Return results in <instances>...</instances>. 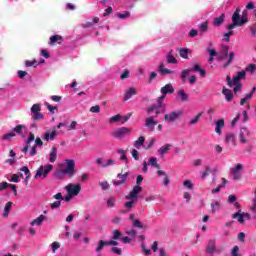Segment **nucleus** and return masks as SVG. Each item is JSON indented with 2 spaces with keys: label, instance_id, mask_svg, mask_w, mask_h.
Listing matches in <instances>:
<instances>
[{
  "label": "nucleus",
  "instance_id": "obj_1",
  "mask_svg": "<svg viewBox=\"0 0 256 256\" xmlns=\"http://www.w3.org/2000/svg\"><path fill=\"white\" fill-rule=\"evenodd\" d=\"M66 167L62 170H57L55 175L58 179H61L64 175H68L69 177H75V160L67 159L65 160Z\"/></svg>",
  "mask_w": 256,
  "mask_h": 256
},
{
  "label": "nucleus",
  "instance_id": "obj_2",
  "mask_svg": "<svg viewBox=\"0 0 256 256\" xmlns=\"http://www.w3.org/2000/svg\"><path fill=\"white\" fill-rule=\"evenodd\" d=\"M53 171V165H41L37 170L36 174L34 175V179H47V175Z\"/></svg>",
  "mask_w": 256,
  "mask_h": 256
},
{
  "label": "nucleus",
  "instance_id": "obj_3",
  "mask_svg": "<svg viewBox=\"0 0 256 256\" xmlns=\"http://www.w3.org/2000/svg\"><path fill=\"white\" fill-rule=\"evenodd\" d=\"M131 131H133V129L128 128V127H120L118 129H116L115 131H113L111 133V135L115 139H123V137H126V135H129V133H131Z\"/></svg>",
  "mask_w": 256,
  "mask_h": 256
},
{
  "label": "nucleus",
  "instance_id": "obj_4",
  "mask_svg": "<svg viewBox=\"0 0 256 256\" xmlns=\"http://www.w3.org/2000/svg\"><path fill=\"white\" fill-rule=\"evenodd\" d=\"M234 19H236L237 23V26L238 27H243V25L249 23V19H245V18H242L241 17V8H237L233 15H232V21H234Z\"/></svg>",
  "mask_w": 256,
  "mask_h": 256
},
{
  "label": "nucleus",
  "instance_id": "obj_5",
  "mask_svg": "<svg viewBox=\"0 0 256 256\" xmlns=\"http://www.w3.org/2000/svg\"><path fill=\"white\" fill-rule=\"evenodd\" d=\"M65 190L73 197H77L81 193V184H68Z\"/></svg>",
  "mask_w": 256,
  "mask_h": 256
},
{
  "label": "nucleus",
  "instance_id": "obj_6",
  "mask_svg": "<svg viewBox=\"0 0 256 256\" xmlns=\"http://www.w3.org/2000/svg\"><path fill=\"white\" fill-rule=\"evenodd\" d=\"M127 177H129V172H125L124 174L122 173L117 174V178L120 180H114L113 185L115 187H119L120 185H125V183H127Z\"/></svg>",
  "mask_w": 256,
  "mask_h": 256
},
{
  "label": "nucleus",
  "instance_id": "obj_7",
  "mask_svg": "<svg viewBox=\"0 0 256 256\" xmlns=\"http://www.w3.org/2000/svg\"><path fill=\"white\" fill-rule=\"evenodd\" d=\"M239 171H243V164H237L236 167L230 170L235 181H239V179H241V173Z\"/></svg>",
  "mask_w": 256,
  "mask_h": 256
},
{
  "label": "nucleus",
  "instance_id": "obj_8",
  "mask_svg": "<svg viewBox=\"0 0 256 256\" xmlns=\"http://www.w3.org/2000/svg\"><path fill=\"white\" fill-rule=\"evenodd\" d=\"M181 117V112L173 111L170 114H165L164 121H167L168 123H173L174 121H177Z\"/></svg>",
  "mask_w": 256,
  "mask_h": 256
},
{
  "label": "nucleus",
  "instance_id": "obj_9",
  "mask_svg": "<svg viewBox=\"0 0 256 256\" xmlns=\"http://www.w3.org/2000/svg\"><path fill=\"white\" fill-rule=\"evenodd\" d=\"M143 191V187L141 186H134L132 191L129 193V195L126 196V199L134 200L137 199V195Z\"/></svg>",
  "mask_w": 256,
  "mask_h": 256
},
{
  "label": "nucleus",
  "instance_id": "obj_10",
  "mask_svg": "<svg viewBox=\"0 0 256 256\" xmlns=\"http://www.w3.org/2000/svg\"><path fill=\"white\" fill-rule=\"evenodd\" d=\"M157 125V121L153 118V116H150L145 121V127L148 129V131L153 132L155 131V126Z\"/></svg>",
  "mask_w": 256,
  "mask_h": 256
},
{
  "label": "nucleus",
  "instance_id": "obj_11",
  "mask_svg": "<svg viewBox=\"0 0 256 256\" xmlns=\"http://www.w3.org/2000/svg\"><path fill=\"white\" fill-rule=\"evenodd\" d=\"M215 251H217V246H215V240H209L205 249V253H207V255H213Z\"/></svg>",
  "mask_w": 256,
  "mask_h": 256
},
{
  "label": "nucleus",
  "instance_id": "obj_12",
  "mask_svg": "<svg viewBox=\"0 0 256 256\" xmlns=\"http://www.w3.org/2000/svg\"><path fill=\"white\" fill-rule=\"evenodd\" d=\"M32 141H35V134L33 132L29 133V136L26 140V146L22 149V153H28L29 151V145H31Z\"/></svg>",
  "mask_w": 256,
  "mask_h": 256
},
{
  "label": "nucleus",
  "instance_id": "obj_13",
  "mask_svg": "<svg viewBox=\"0 0 256 256\" xmlns=\"http://www.w3.org/2000/svg\"><path fill=\"white\" fill-rule=\"evenodd\" d=\"M160 93H162V95H168L171 93H175V88H173V84L168 83L164 87L161 88Z\"/></svg>",
  "mask_w": 256,
  "mask_h": 256
},
{
  "label": "nucleus",
  "instance_id": "obj_14",
  "mask_svg": "<svg viewBox=\"0 0 256 256\" xmlns=\"http://www.w3.org/2000/svg\"><path fill=\"white\" fill-rule=\"evenodd\" d=\"M63 43V36L53 35L50 37L49 45H61Z\"/></svg>",
  "mask_w": 256,
  "mask_h": 256
},
{
  "label": "nucleus",
  "instance_id": "obj_15",
  "mask_svg": "<svg viewBox=\"0 0 256 256\" xmlns=\"http://www.w3.org/2000/svg\"><path fill=\"white\" fill-rule=\"evenodd\" d=\"M133 95H137V89H135V87H131L128 90H126L123 101H129V99H131Z\"/></svg>",
  "mask_w": 256,
  "mask_h": 256
},
{
  "label": "nucleus",
  "instance_id": "obj_16",
  "mask_svg": "<svg viewBox=\"0 0 256 256\" xmlns=\"http://www.w3.org/2000/svg\"><path fill=\"white\" fill-rule=\"evenodd\" d=\"M173 147V144H165L162 147L158 149V155H167L169 151H171V148Z\"/></svg>",
  "mask_w": 256,
  "mask_h": 256
},
{
  "label": "nucleus",
  "instance_id": "obj_17",
  "mask_svg": "<svg viewBox=\"0 0 256 256\" xmlns=\"http://www.w3.org/2000/svg\"><path fill=\"white\" fill-rule=\"evenodd\" d=\"M226 81H227L228 86L233 87V85H239L240 84L239 81H241V80H240V78H238V76H234L231 80V76L228 75L226 77Z\"/></svg>",
  "mask_w": 256,
  "mask_h": 256
},
{
  "label": "nucleus",
  "instance_id": "obj_18",
  "mask_svg": "<svg viewBox=\"0 0 256 256\" xmlns=\"http://www.w3.org/2000/svg\"><path fill=\"white\" fill-rule=\"evenodd\" d=\"M153 111H155V115H152V117L153 119H155V117H158L160 115L161 111L155 104L147 108L148 115H151Z\"/></svg>",
  "mask_w": 256,
  "mask_h": 256
},
{
  "label": "nucleus",
  "instance_id": "obj_19",
  "mask_svg": "<svg viewBox=\"0 0 256 256\" xmlns=\"http://www.w3.org/2000/svg\"><path fill=\"white\" fill-rule=\"evenodd\" d=\"M194 73H200L201 77H207V71L205 69H201V66H199L197 63L194 64L193 69H190Z\"/></svg>",
  "mask_w": 256,
  "mask_h": 256
},
{
  "label": "nucleus",
  "instance_id": "obj_20",
  "mask_svg": "<svg viewBox=\"0 0 256 256\" xmlns=\"http://www.w3.org/2000/svg\"><path fill=\"white\" fill-rule=\"evenodd\" d=\"M223 23H225V14H222L219 17L214 18V21H213L214 27H221Z\"/></svg>",
  "mask_w": 256,
  "mask_h": 256
},
{
  "label": "nucleus",
  "instance_id": "obj_21",
  "mask_svg": "<svg viewBox=\"0 0 256 256\" xmlns=\"http://www.w3.org/2000/svg\"><path fill=\"white\" fill-rule=\"evenodd\" d=\"M50 163H55L57 161V147H52L49 153Z\"/></svg>",
  "mask_w": 256,
  "mask_h": 256
},
{
  "label": "nucleus",
  "instance_id": "obj_22",
  "mask_svg": "<svg viewBox=\"0 0 256 256\" xmlns=\"http://www.w3.org/2000/svg\"><path fill=\"white\" fill-rule=\"evenodd\" d=\"M55 137H57V130L52 131L51 133L46 132L44 134V141H54Z\"/></svg>",
  "mask_w": 256,
  "mask_h": 256
},
{
  "label": "nucleus",
  "instance_id": "obj_23",
  "mask_svg": "<svg viewBox=\"0 0 256 256\" xmlns=\"http://www.w3.org/2000/svg\"><path fill=\"white\" fill-rule=\"evenodd\" d=\"M222 93L225 96L226 101H229V102L233 101V91H231L227 88H224L222 90Z\"/></svg>",
  "mask_w": 256,
  "mask_h": 256
},
{
  "label": "nucleus",
  "instance_id": "obj_24",
  "mask_svg": "<svg viewBox=\"0 0 256 256\" xmlns=\"http://www.w3.org/2000/svg\"><path fill=\"white\" fill-rule=\"evenodd\" d=\"M199 31L200 35H203V33H207L209 31V22L204 21L199 25Z\"/></svg>",
  "mask_w": 256,
  "mask_h": 256
},
{
  "label": "nucleus",
  "instance_id": "obj_25",
  "mask_svg": "<svg viewBox=\"0 0 256 256\" xmlns=\"http://www.w3.org/2000/svg\"><path fill=\"white\" fill-rule=\"evenodd\" d=\"M225 127V120L220 119L216 122V128H215V132L218 133V135H221L222 131L221 128Z\"/></svg>",
  "mask_w": 256,
  "mask_h": 256
},
{
  "label": "nucleus",
  "instance_id": "obj_26",
  "mask_svg": "<svg viewBox=\"0 0 256 256\" xmlns=\"http://www.w3.org/2000/svg\"><path fill=\"white\" fill-rule=\"evenodd\" d=\"M232 219H237L238 223H245V218H244L243 214H241V210H239L238 212L234 213L232 215Z\"/></svg>",
  "mask_w": 256,
  "mask_h": 256
},
{
  "label": "nucleus",
  "instance_id": "obj_27",
  "mask_svg": "<svg viewBox=\"0 0 256 256\" xmlns=\"http://www.w3.org/2000/svg\"><path fill=\"white\" fill-rule=\"evenodd\" d=\"M190 52H191V50H189L187 48H181L179 50V55H180V57H182V59H189Z\"/></svg>",
  "mask_w": 256,
  "mask_h": 256
},
{
  "label": "nucleus",
  "instance_id": "obj_28",
  "mask_svg": "<svg viewBox=\"0 0 256 256\" xmlns=\"http://www.w3.org/2000/svg\"><path fill=\"white\" fill-rule=\"evenodd\" d=\"M178 97H180V100L183 102L189 101V95H187V93H185L184 89H180L178 91Z\"/></svg>",
  "mask_w": 256,
  "mask_h": 256
},
{
  "label": "nucleus",
  "instance_id": "obj_29",
  "mask_svg": "<svg viewBox=\"0 0 256 256\" xmlns=\"http://www.w3.org/2000/svg\"><path fill=\"white\" fill-rule=\"evenodd\" d=\"M233 59H235V52H230L228 61L222 65L223 69H227L233 63Z\"/></svg>",
  "mask_w": 256,
  "mask_h": 256
},
{
  "label": "nucleus",
  "instance_id": "obj_30",
  "mask_svg": "<svg viewBox=\"0 0 256 256\" xmlns=\"http://www.w3.org/2000/svg\"><path fill=\"white\" fill-rule=\"evenodd\" d=\"M13 206V202H7L4 208L3 217H9V213H11V207Z\"/></svg>",
  "mask_w": 256,
  "mask_h": 256
},
{
  "label": "nucleus",
  "instance_id": "obj_31",
  "mask_svg": "<svg viewBox=\"0 0 256 256\" xmlns=\"http://www.w3.org/2000/svg\"><path fill=\"white\" fill-rule=\"evenodd\" d=\"M43 221H45V216L43 214H41L38 218L34 219L30 225H41V223H43Z\"/></svg>",
  "mask_w": 256,
  "mask_h": 256
},
{
  "label": "nucleus",
  "instance_id": "obj_32",
  "mask_svg": "<svg viewBox=\"0 0 256 256\" xmlns=\"http://www.w3.org/2000/svg\"><path fill=\"white\" fill-rule=\"evenodd\" d=\"M160 73H162V75H171V73H173V71L165 68V66L163 64H160L158 67Z\"/></svg>",
  "mask_w": 256,
  "mask_h": 256
},
{
  "label": "nucleus",
  "instance_id": "obj_33",
  "mask_svg": "<svg viewBox=\"0 0 256 256\" xmlns=\"http://www.w3.org/2000/svg\"><path fill=\"white\" fill-rule=\"evenodd\" d=\"M167 63L170 64H175L177 63V59L175 58V56H173V50H171L168 55H167Z\"/></svg>",
  "mask_w": 256,
  "mask_h": 256
},
{
  "label": "nucleus",
  "instance_id": "obj_34",
  "mask_svg": "<svg viewBox=\"0 0 256 256\" xmlns=\"http://www.w3.org/2000/svg\"><path fill=\"white\" fill-rule=\"evenodd\" d=\"M145 143V137L140 136L134 143V147H136V149H139V147H142V145Z\"/></svg>",
  "mask_w": 256,
  "mask_h": 256
},
{
  "label": "nucleus",
  "instance_id": "obj_35",
  "mask_svg": "<svg viewBox=\"0 0 256 256\" xmlns=\"http://www.w3.org/2000/svg\"><path fill=\"white\" fill-rule=\"evenodd\" d=\"M245 133H247V128H242L239 134L240 143H247V139H245Z\"/></svg>",
  "mask_w": 256,
  "mask_h": 256
},
{
  "label": "nucleus",
  "instance_id": "obj_36",
  "mask_svg": "<svg viewBox=\"0 0 256 256\" xmlns=\"http://www.w3.org/2000/svg\"><path fill=\"white\" fill-rule=\"evenodd\" d=\"M238 25H241L239 22H237V18L234 17V21H232V24H229L227 26L228 31H233L235 27H239Z\"/></svg>",
  "mask_w": 256,
  "mask_h": 256
},
{
  "label": "nucleus",
  "instance_id": "obj_37",
  "mask_svg": "<svg viewBox=\"0 0 256 256\" xmlns=\"http://www.w3.org/2000/svg\"><path fill=\"white\" fill-rule=\"evenodd\" d=\"M44 117L45 116L41 112H34V114H32V119L34 121H41Z\"/></svg>",
  "mask_w": 256,
  "mask_h": 256
},
{
  "label": "nucleus",
  "instance_id": "obj_38",
  "mask_svg": "<svg viewBox=\"0 0 256 256\" xmlns=\"http://www.w3.org/2000/svg\"><path fill=\"white\" fill-rule=\"evenodd\" d=\"M148 165L155 167V169H159V164L157 163V159L155 157H151L148 161Z\"/></svg>",
  "mask_w": 256,
  "mask_h": 256
},
{
  "label": "nucleus",
  "instance_id": "obj_39",
  "mask_svg": "<svg viewBox=\"0 0 256 256\" xmlns=\"http://www.w3.org/2000/svg\"><path fill=\"white\" fill-rule=\"evenodd\" d=\"M201 115H203V112L198 113L192 120H190V125H197L199 119H201Z\"/></svg>",
  "mask_w": 256,
  "mask_h": 256
},
{
  "label": "nucleus",
  "instance_id": "obj_40",
  "mask_svg": "<svg viewBox=\"0 0 256 256\" xmlns=\"http://www.w3.org/2000/svg\"><path fill=\"white\" fill-rule=\"evenodd\" d=\"M121 119H123V116H121V114H117L110 118L109 123H117V122L121 121Z\"/></svg>",
  "mask_w": 256,
  "mask_h": 256
},
{
  "label": "nucleus",
  "instance_id": "obj_41",
  "mask_svg": "<svg viewBox=\"0 0 256 256\" xmlns=\"http://www.w3.org/2000/svg\"><path fill=\"white\" fill-rule=\"evenodd\" d=\"M37 65H39V62H37V60H26L25 61V66L26 67H37Z\"/></svg>",
  "mask_w": 256,
  "mask_h": 256
},
{
  "label": "nucleus",
  "instance_id": "obj_42",
  "mask_svg": "<svg viewBox=\"0 0 256 256\" xmlns=\"http://www.w3.org/2000/svg\"><path fill=\"white\" fill-rule=\"evenodd\" d=\"M211 174V166H206L205 171L202 173L201 179H207Z\"/></svg>",
  "mask_w": 256,
  "mask_h": 256
},
{
  "label": "nucleus",
  "instance_id": "obj_43",
  "mask_svg": "<svg viewBox=\"0 0 256 256\" xmlns=\"http://www.w3.org/2000/svg\"><path fill=\"white\" fill-rule=\"evenodd\" d=\"M41 111V104H33L31 107V113H39Z\"/></svg>",
  "mask_w": 256,
  "mask_h": 256
},
{
  "label": "nucleus",
  "instance_id": "obj_44",
  "mask_svg": "<svg viewBox=\"0 0 256 256\" xmlns=\"http://www.w3.org/2000/svg\"><path fill=\"white\" fill-rule=\"evenodd\" d=\"M128 17H131V12L125 11L123 14L117 13L118 19H127Z\"/></svg>",
  "mask_w": 256,
  "mask_h": 256
},
{
  "label": "nucleus",
  "instance_id": "obj_45",
  "mask_svg": "<svg viewBox=\"0 0 256 256\" xmlns=\"http://www.w3.org/2000/svg\"><path fill=\"white\" fill-rule=\"evenodd\" d=\"M220 207H221V204L218 201L212 203L211 204L212 213L219 211Z\"/></svg>",
  "mask_w": 256,
  "mask_h": 256
},
{
  "label": "nucleus",
  "instance_id": "obj_46",
  "mask_svg": "<svg viewBox=\"0 0 256 256\" xmlns=\"http://www.w3.org/2000/svg\"><path fill=\"white\" fill-rule=\"evenodd\" d=\"M15 132H11V133H8V134H4L2 139L4 141H11V139H13V137H15Z\"/></svg>",
  "mask_w": 256,
  "mask_h": 256
},
{
  "label": "nucleus",
  "instance_id": "obj_47",
  "mask_svg": "<svg viewBox=\"0 0 256 256\" xmlns=\"http://www.w3.org/2000/svg\"><path fill=\"white\" fill-rule=\"evenodd\" d=\"M59 207H61L60 200H56L55 202L50 204V209H52V211H54V209H59Z\"/></svg>",
  "mask_w": 256,
  "mask_h": 256
},
{
  "label": "nucleus",
  "instance_id": "obj_48",
  "mask_svg": "<svg viewBox=\"0 0 256 256\" xmlns=\"http://www.w3.org/2000/svg\"><path fill=\"white\" fill-rule=\"evenodd\" d=\"M246 71L248 73H251V75H253V73H255L256 71V65L255 64H249L247 67H246Z\"/></svg>",
  "mask_w": 256,
  "mask_h": 256
},
{
  "label": "nucleus",
  "instance_id": "obj_49",
  "mask_svg": "<svg viewBox=\"0 0 256 256\" xmlns=\"http://www.w3.org/2000/svg\"><path fill=\"white\" fill-rule=\"evenodd\" d=\"M235 141V134L228 133L226 135V143H233Z\"/></svg>",
  "mask_w": 256,
  "mask_h": 256
},
{
  "label": "nucleus",
  "instance_id": "obj_50",
  "mask_svg": "<svg viewBox=\"0 0 256 256\" xmlns=\"http://www.w3.org/2000/svg\"><path fill=\"white\" fill-rule=\"evenodd\" d=\"M45 107H47L48 111H50V113H55V110H57V106H53L51 104H49V102H45Z\"/></svg>",
  "mask_w": 256,
  "mask_h": 256
},
{
  "label": "nucleus",
  "instance_id": "obj_51",
  "mask_svg": "<svg viewBox=\"0 0 256 256\" xmlns=\"http://www.w3.org/2000/svg\"><path fill=\"white\" fill-rule=\"evenodd\" d=\"M133 205H135V200L125 202L124 207L128 209V211H131V209H133Z\"/></svg>",
  "mask_w": 256,
  "mask_h": 256
},
{
  "label": "nucleus",
  "instance_id": "obj_52",
  "mask_svg": "<svg viewBox=\"0 0 256 256\" xmlns=\"http://www.w3.org/2000/svg\"><path fill=\"white\" fill-rule=\"evenodd\" d=\"M21 171H23V173H25V175H27L25 182L27 183V179H29L30 175H31V171H29V167L24 166L21 168Z\"/></svg>",
  "mask_w": 256,
  "mask_h": 256
},
{
  "label": "nucleus",
  "instance_id": "obj_53",
  "mask_svg": "<svg viewBox=\"0 0 256 256\" xmlns=\"http://www.w3.org/2000/svg\"><path fill=\"white\" fill-rule=\"evenodd\" d=\"M133 227H137L138 229H143V223L140 220L136 219L132 222Z\"/></svg>",
  "mask_w": 256,
  "mask_h": 256
},
{
  "label": "nucleus",
  "instance_id": "obj_54",
  "mask_svg": "<svg viewBox=\"0 0 256 256\" xmlns=\"http://www.w3.org/2000/svg\"><path fill=\"white\" fill-rule=\"evenodd\" d=\"M107 207L113 209L115 207V198L111 197L107 200Z\"/></svg>",
  "mask_w": 256,
  "mask_h": 256
},
{
  "label": "nucleus",
  "instance_id": "obj_55",
  "mask_svg": "<svg viewBox=\"0 0 256 256\" xmlns=\"http://www.w3.org/2000/svg\"><path fill=\"white\" fill-rule=\"evenodd\" d=\"M98 185L103 189V191H107V189H109V182L107 181L99 182Z\"/></svg>",
  "mask_w": 256,
  "mask_h": 256
},
{
  "label": "nucleus",
  "instance_id": "obj_56",
  "mask_svg": "<svg viewBox=\"0 0 256 256\" xmlns=\"http://www.w3.org/2000/svg\"><path fill=\"white\" fill-rule=\"evenodd\" d=\"M90 113H101V106L95 105L90 108Z\"/></svg>",
  "mask_w": 256,
  "mask_h": 256
},
{
  "label": "nucleus",
  "instance_id": "obj_57",
  "mask_svg": "<svg viewBox=\"0 0 256 256\" xmlns=\"http://www.w3.org/2000/svg\"><path fill=\"white\" fill-rule=\"evenodd\" d=\"M232 35H233V31H229V32L225 33L223 40L226 41L227 43H229V41H231Z\"/></svg>",
  "mask_w": 256,
  "mask_h": 256
},
{
  "label": "nucleus",
  "instance_id": "obj_58",
  "mask_svg": "<svg viewBox=\"0 0 256 256\" xmlns=\"http://www.w3.org/2000/svg\"><path fill=\"white\" fill-rule=\"evenodd\" d=\"M23 127H25V126H23V125H17V126L13 129V131H14L15 133H17V135H21V133H23Z\"/></svg>",
  "mask_w": 256,
  "mask_h": 256
},
{
  "label": "nucleus",
  "instance_id": "obj_59",
  "mask_svg": "<svg viewBox=\"0 0 256 256\" xmlns=\"http://www.w3.org/2000/svg\"><path fill=\"white\" fill-rule=\"evenodd\" d=\"M121 237V231L119 230H114L113 231V236H112V239L114 241H117V239H119Z\"/></svg>",
  "mask_w": 256,
  "mask_h": 256
},
{
  "label": "nucleus",
  "instance_id": "obj_60",
  "mask_svg": "<svg viewBox=\"0 0 256 256\" xmlns=\"http://www.w3.org/2000/svg\"><path fill=\"white\" fill-rule=\"evenodd\" d=\"M61 248V244L59 242H53L52 243V251L53 253H57V249Z\"/></svg>",
  "mask_w": 256,
  "mask_h": 256
},
{
  "label": "nucleus",
  "instance_id": "obj_61",
  "mask_svg": "<svg viewBox=\"0 0 256 256\" xmlns=\"http://www.w3.org/2000/svg\"><path fill=\"white\" fill-rule=\"evenodd\" d=\"M103 247H105L103 240L98 242V246L96 247V253L103 251Z\"/></svg>",
  "mask_w": 256,
  "mask_h": 256
},
{
  "label": "nucleus",
  "instance_id": "obj_62",
  "mask_svg": "<svg viewBox=\"0 0 256 256\" xmlns=\"http://www.w3.org/2000/svg\"><path fill=\"white\" fill-rule=\"evenodd\" d=\"M112 165H115V159H108L106 162H104V168L112 167Z\"/></svg>",
  "mask_w": 256,
  "mask_h": 256
},
{
  "label": "nucleus",
  "instance_id": "obj_63",
  "mask_svg": "<svg viewBox=\"0 0 256 256\" xmlns=\"http://www.w3.org/2000/svg\"><path fill=\"white\" fill-rule=\"evenodd\" d=\"M130 73L131 72L129 70H124V72L120 75V79H129Z\"/></svg>",
  "mask_w": 256,
  "mask_h": 256
},
{
  "label": "nucleus",
  "instance_id": "obj_64",
  "mask_svg": "<svg viewBox=\"0 0 256 256\" xmlns=\"http://www.w3.org/2000/svg\"><path fill=\"white\" fill-rule=\"evenodd\" d=\"M157 79V73L151 72L148 78V83H152L153 80Z\"/></svg>",
  "mask_w": 256,
  "mask_h": 256
}]
</instances>
